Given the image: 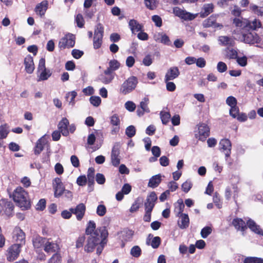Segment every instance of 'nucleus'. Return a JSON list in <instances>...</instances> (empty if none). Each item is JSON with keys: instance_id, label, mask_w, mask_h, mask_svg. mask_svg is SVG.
Listing matches in <instances>:
<instances>
[{"instance_id": "2", "label": "nucleus", "mask_w": 263, "mask_h": 263, "mask_svg": "<svg viewBox=\"0 0 263 263\" xmlns=\"http://www.w3.org/2000/svg\"><path fill=\"white\" fill-rule=\"evenodd\" d=\"M13 200L23 210H27L30 208V201L27 192L22 187H17L13 193Z\"/></svg>"}, {"instance_id": "1", "label": "nucleus", "mask_w": 263, "mask_h": 263, "mask_svg": "<svg viewBox=\"0 0 263 263\" xmlns=\"http://www.w3.org/2000/svg\"><path fill=\"white\" fill-rule=\"evenodd\" d=\"M108 233L105 227H100L90 235L86 241L84 250L87 253H90L97 248V254H101L105 246L106 245Z\"/></svg>"}, {"instance_id": "50", "label": "nucleus", "mask_w": 263, "mask_h": 263, "mask_svg": "<svg viewBox=\"0 0 263 263\" xmlns=\"http://www.w3.org/2000/svg\"><path fill=\"white\" fill-rule=\"evenodd\" d=\"M193 186L192 182L191 180H187L181 185L182 191L185 193H187Z\"/></svg>"}, {"instance_id": "58", "label": "nucleus", "mask_w": 263, "mask_h": 263, "mask_svg": "<svg viewBox=\"0 0 263 263\" xmlns=\"http://www.w3.org/2000/svg\"><path fill=\"white\" fill-rule=\"evenodd\" d=\"M226 103L231 107L237 106V100L233 96L228 97L226 99Z\"/></svg>"}, {"instance_id": "34", "label": "nucleus", "mask_w": 263, "mask_h": 263, "mask_svg": "<svg viewBox=\"0 0 263 263\" xmlns=\"http://www.w3.org/2000/svg\"><path fill=\"white\" fill-rule=\"evenodd\" d=\"M133 235V231L132 230L125 229L121 231L120 237L122 240L124 241H128L132 238Z\"/></svg>"}, {"instance_id": "11", "label": "nucleus", "mask_w": 263, "mask_h": 263, "mask_svg": "<svg viewBox=\"0 0 263 263\" xmlns=\"http://www.w3.org/2000/svg\"><path fill=\"white\" fill-rule=\"evenodd\" d=\"M173 13L175 15L184 20H193L197 15V14H194L191 13L179 7H175L173 9Z\"/></svg>"}, {"instance_id": "24", "label": "nucleus", "mask_w": 263, "mask_h": 263, "mask_svg": "<svg viewBox=\"0 0 263 263\" xmlns=\"http://www.w3.org/2000/svg\"><path fill=\"white\" fill-rule=\"evenodd\" d=\"M44 249L47 253H52L59 251L60 247L58 243L48 241L45 242Z\"/></svg>"}, {"instance_id": "29", "label": "nucleus", "mask_w": 263, "mask_h": 263, "mask_svg": "<svg viewBox=\"0 0 263 263\" xmlns=\"http://www.w3.org/2000/svg\"><path fill=\"white\" fill-rule=\"evenodd\" d=\"M2 203L4 204L5 214L8 216H11L13 215L14 205L10 201H6L4 200L2 201Z\"/></svg>"}, {"instance_id": "6", "label": "nucleus", "mask_w": 263, "mask_h": 263, "mask_svg": "<svg viewBox=\"0 0 263 263\" xmlns=\"http://www.w3.org/2000/svg\"><path fill=\"white\" fill-rule=\"evenodd\" d=\"M75 44V36L70 33L66 34L59 42V48L62 50L73 47Z\"/></svg>"}, {"instance_id": "64", "label": "nucleus", "mask_w": 263, "mask_h": 263, "mask_svg": "<svg viewBox=\"0 0 263 263\" xmlns=\"http://www.w3.org/2000/svg\"><path fill=\"white\" fill-rule=\"evenodd\" d=\"M167 187L168 188L167 191H170V192H174L178 189V185L176 182L172 181L168 182Z\"/></svg>"}, {"instance_id": "59", "label": "nucleus", "mask_w": 263, "mask_h": 263, "mask_svg": "<svg viewBox=\"0 0 263 263\" xmlns=\"http://www.w3.org/2000/svg\"><path fill=\"white\" fill-rule=\"evenodd\" d=\"M125 108L129 111H134L136 107V104L132 101H128L125 103Z\"/></svg>"}, {"instance_id": "25", "label": "nucleus", "mask_w": 263, "mask_h": 263, "mask_svg": "<svg viewBox=\"0 0 263 263\" xmlns=\"http://www.w3.org/2000/svg\"><path fill=\"white\" fill-rule=\"evenodd\" d=\"M247 224L252 231L260 235H263V230L253 220L249 219Z\"/></svg>"}, {"instance_id": "54", "label": "nucleus", "mask_w": 263, "mask_h": 263, "mask_svg": "<svg viewBox=\"0 0 263 263\" xmlns=\"http://www.w3.org/2000/svg\"><path fill=\"white\" fill-rule=\"evenodd\" d=\"M48 263H61V255L56 253L49 260Z\"/></svg>"}, {"instance_id": "19", "label": "nucleus", "mask_w": 263, "mask_h": 263, "mask_svg": "<svg viewBox=\"0 0 263 263\" xmlns=\"http://www.w3.org/2000/svg\"><path fill=\"white\" fill-rule=\"evenodd\" d=\"M69 121L66 118H63L58 124V128L62 134L64 136H67L69 134L68 125Z\"/></svg>"}, {"instance_id": "40", "label": "nucleus", "mask_w": 263, "mask_h": 263, "mask_svg": "<svg viewBox=\"0 0 263 263\" xmlns=\"http://www.w3.org/2000/svg\"><path fill=\"white\" fill-rule=\"evenodd\" d=\"M261 26V23L259 20L257 19H254L252 21H249V25H248V29L256 30L257 28H260Z\"/></svg>"}, {"instance_id": "5", "label": "nucleus", "mask_w": 263, "mask_h": 263, "mask_svg": "<svg viewBox=\"0 0 263 263\" xmlns=\"http://www.w3.org/2000/svg\"><path fill=\"white\" fill-rule=\"evenodd\" d=\"M138 84V79L136 77L132 76L126 80L121 85L119 92L126 95L132 92Z\"/></svg>"}, {"instance_id": "36", "label": "nucleus", "mask_w": 263, "mask_h": 263, "mask_svg": "<svg viewBox=\"0 0 263 263\" xmlns=\"http://www.w3.org/2000/svg\"><path fill=\"white\" fill-rule=\"evenodd\" d=\"M250 9L254 13L263 17V7H258L255 4H251L250 5Z\"/></svg>"}, {"instance_id": "55", "label": "nucleus", "mask_w": 263, "mask_h": 263, "mask_svg": "<svg viewBox=\"0 0 263 263\" xmlns=\"http://www.w3.org/2000/svg\"><path fill=\"white\" fill-rule=\"evenodd\" d=\"M97 214L99 216H103L106 213V208L104 205L99 204L97 208Z\"/></svg>"}, {"instance_id": "12", "label": "nucleus", "mask_w": 263, "mask_h": 263, "mask_svg": "<svg viewBox=\"0 0 263 263\" xmlns=\"http://www.w3.org/2000/svg\"><path fill=\"white\" fill-rule=\"evenodd\" d=\"M231 142L228 139H223L220 141L219 149L224 153L227 158L231 155Z\"/></svg>"}, {"instance_id": "4", "label": "nucleus", "mask_w": 263, "mask_h": 263, "mask_svg": "<svg viewBox=\"0 0 263 263\" xmlns=\"http://www.w3.org/2000/svg\"><path fill=\"white\" fill-rule=\"evenodd\" d=\"M52 72L50 69L47 68L45 66V59L41 58L37 68V81L38 82L46 81L51 76Z\"/></svg>"}, {"instance_id": "51", "label": "nucleus", "mask_w": 263, "mask_h": 263, "mask_svg": "<svg viewBox=\"0 0 263 263\" xmlns=\"http://www.w3.org/2000/svg\"><path fill=\"white\" fill-rule=\"evenodd\" d=\"M125 134L129 138H132L135 135L136 128L133 125L128 126L125 130Z\"/></svg>"}, {"instance_id": "8", "label": "nucleus", "mask_w": 263, "mask_h": 263, "mask_svg": "<svg viewBox=\"0 0 263 263\" xmlns=\"http://www.w3.org/2000/svg\"><path fill=\"white\" fill-rule=\"evenodd\" d=\"M121 144L116 142L114 144L111 153V162L115 166H117L120 163L121 157L120 156V149Z\"/></svg>"}, {"instance_id": "20", "label": "nucleus", "mask_w": 263, "mask_h": 263, "mask_svg": "<svg viewBox=\"0 0 263 263\" xmlns=\"http://www.w3.org/2000/svg\"><path fill=\"white\" fill-rule=\"evenodd\" d=\"M24 64L26 71L29 74L32 73L34 70V64L33 58L28 55L24 59Z\"/></svg>"}, {"instance_id": "22", "label": "nucleus", "mask_w": 263, "mask_h": 263, "mask_svg": "<svg viewBox=\"0 0 263 263\" xmlns=\"http://www.w3.org/2000/svg\"><path fill=\"white\" fill-rule=\"evenodd\" d=\"M179 220L178 221V224L179 228L181 229H184L189 227V218L187 214H181L179 216Z\"/></svg>"}, {"instance_id": "39", "label": "nucleus", "mask_w": 263, "mask_h": 263, "mask_svg": "<svg viewBox=\"0 0 263 263\" xmlns=\"http://www.w3.org/2000/svg\"><path fill=\"white\" fill-rule=\"evenodd\" d=\"M96 230L95 222L93 221H89L86 229V234L87 235H89V236L91 235V234H93V232Z\"/></svg>"}, {"instance_id": "49", "label": "nucleus", "mask_w": 263, "mask_h": 263, "mask_svg": "<svg viewBox=\"0 0 263 263\" xmlns=\"http://www.w3.org/2000/svg\"><path fill=\"white\" fill-rule=\"evenodd\" d=\"M90 103L95 107L99 106L101 103V99L98 96H91L89 99Z\"/></svg>"}, {"instance_id": "52", "label": "nucleus", "mask_w": 263, "mask_h": 263, "mask_svg": "<svg viewBox=\"0 0 263 263\" xmlns=\"http://www.w3.org/2000/svg\"><path fill=\"white\" fill-rule=\"evenodd\" d=\"M141 250L139 246H136L133 247L130 250V254L135 257H138L140 256Z\"/></svg>"}, {"instance_id": "28", "label": "nucleus", "mask_w": 263, "mask_h": 263, "mask_svg": "<svg viewBox=\"0 0 263 263\" xmlns=\"http://www.w3.org/2000/svg\"><path fill=\"white\" fill-rule=\"evenodd\" d=\"M128 25L133 33L141 31L142 29V26L134 19L129 21Z\"/></svg>"}, {"instance_id": "37", "label": "nucleus", "mask_w": 263, "mask_h": 263, "mask_svg": "<svg viewBox=\"0 0 263 263\" xmlns=\"http://www.w3.org/2000/svg\"><path fill=\"white\" fill-rule=\"evenodd\" d=\"M77 96V93L75 91L69 92L66 94V98L69 102V104L71 106H73L75 104L74 99Z\"/></svg>"}, {"instance_id": "3", "label": "nucleus", "mask_w": 263, "mask_h": 263, "mask_svg": "<svg viewBox=\"0 0 263 263\" xmlns=\"http://www.w3.org/2000/svg\"><path fill=\"white\" fill-rule=\"evenodd\" d=\"M233 33L237 35V39L249 44H259L261 43V39L258 35L254 32L250 31L249 30L241 31L240 34L237 33L236 30H234Z\"/></svg>"}, {"instance_id": "43", "label": "nucleus", "mask_w": 263, "mask_h": 263, "mask_svg": "<svg viewBox=\"0 0 263 263\" xmlns=\"http://www.w3.org/2000/svg\"><path fill=\"white\" fill-rule=\"evenodd\" d=\"M9 132L8 128L6 124L0 126V139H3L6 138Z\"/></svg>"}, {"instance_id": "10", "label": "nucleus", "mask_w": 263, "mask_h": 263, "mask_svg": "<svg viewBox=\"0 0 263 263\" xmlns=\"http://www.w3.org/2000/svg\"><path fill=\"white\" fill-rule=\"evenodd\" d=\"M210 135V128L207 124L201 123L198 125V133L195 134V137L198 140L204 141Z\"/></svg>"}, {"instance_id": "21", "label": "nucleus", "mask_w": 263, "mask_h": 263, "mask_svg": "<svg viewBox=\"0 0 263 263\" xmlns=\"http://www.w3.org/2000/svg\"><path fill=\"white\" fill-rule=\"evenodd\" d=\"M46 136V135H44L37 141L36 146L34 148L35 154L39 155L43 150L44 145L47 143Z\"/></svg>"}, {"instance_id": "15", "label": "nucleus", "mask_w": 263, "mask_h": 263, "mask_svg": "<svg viewBox=\"0 0 263 263\" xmlns=\"http://www.w3.org/2000/svg\"><path fill=\"white\" fill-rule=\"evenodd\" d=\"M179 74L180 71L177 67H171L167 70L165 73L164 81L173 80L178 78Z\"/></svg>"}, {"instance_id": "7", "label": "nucleus", "mask_w": 263, "mask_h": 263, "mask_svg": "<svg viewBox=\"0 0 263 263\" xmlns=\"http://www.w3.org/2000/svg\"><path fill=\"white\" fill-rule=\"evenodd\" d=\"M104 33V28L101 24L97 25L94 32L93 40V48L96 49L101 47L102 44V39Z\"/></svg>"}, {"instance_id": "27", "label": "nucleus", "mask_w": 263, "mask_h": 263, "mask_svg": "<svg viewBox=\"0 0 263 263\" xmlns=\"http://www.w3.org/2000/svg\"><path fill=\"white\" fill-rule=\"evenodd\" d=\"M214 5L212 3L205 4L203 5L202 10L200 13V16L205 17L213 11Z\"/></svg>"}, {"instance_id": "13", "label": "nucleus", "mask_w": 263, "mask_h": 263, "mask_svg": "<svg viewBox=\"0 0 263 263\" xmlns=\"http://www.w3.org/2000/svg\"><path fill=\"white\" fill-rule=\"evenodd\" d=\"M157 196L155 192H151L147 197L144 203L145 210L152 211L156 200Z\"/></svg>"}, {"instance_id": "46", "label": "nucleus", "mask_w": 263, "mask_h": 263, "mask_svg": "<svg viewBox=\"0 0 263 263\" xmlns=\"http://www.w3.org/2000/svg\"><path fill=\"white\" fill-rule=\"evenodd\" d=\"M243 263H263V259L254 257H249L246 258Z\"/></svg>"}, {"instance_id": "18", "label": "nucleus", "mask_w": 263, "mask_h": 263, "mask_svg": "<svg viewBox=\"0 0 263 263\" xmlns=\"http://www.w3.org/2000/svg\"><path fill=\"white\" fill-rule=\"evenodd\" d=\"M13 238L21 246L25 242V234L20 228H15L13 231Z\"/></svg>"}, {"instance_id": "47", "label": "nucleus", "mask_w": 263, "mask_h": 263, "mask_svg": "<svg viewBox=\"0 0 263 263\" xmlns=\"http://www.w3.org/2000/svg\"><path fill=\"white\" fill-rule=\"evenodd\" d=\"M114 79L113 75L102 74L100 77V81L105 84H107L111 82Z\"/></svg>"}, {"instance_id": "35", "label": "nucleus", "mask_w": 263, "mask_h": 263, "mask_svg": "<svg viewBox=\"0 0 263 263\" xmlns=\"http://www.w3.org/2000/svg\"><path fill=\"white\" fill-rule=\"evenodd\" d=\"M44 238L39 236H36L33 238L32 242L35 248H40L44 243Z\"/></svg>"}, {"instance_id": "30", "label": "nucleus", "mask_w": 263, "mask_h": 263, "mask_svg": "<svg viewBox=\"0 0 263 263\" xmlns=\"http://www.w3.org/2000/svg\"><path fill=\"white\" fill-rule=\"evenodd\" d=\"M161 181V175L160 174L153 176L150 178L148 183V186L152 188H155L159 185Z\"/></svg>"}, {"instance_id": "14", "label": "nucleus", "mask_w": 263, "mask_h": 263, "mask_svg": "<svg viewBox=\"0 0 263 263\" xmlns=\"http://www.w3.org/2000/svg\"><path fill=\"white\" fill-rule=\"evenodd\" d=\"M86 210V207L84 203H80L74 208L70 209V211L76 215L77 219L81 220L84 217Z\"/></svg>"}, {"instance_id": "48", "label": "nucleus", "mask_w": 263, "mask_h": 263, "mask_svg": "<svg viewBox=\"0 0 263 263\" xmlns=\"http://www.w3.org/2000/svg\"><path fill=\"white\" fill-rule=\"evenodd\" d=\"M160 118L163 124H166L170 121L171 115L168 112L161 111L160 112Z\"/></svg>"}, {"instance_id": "57", "label": "nucleus", "mask_w": 263, "mask_h": 263, "mask_svg": "<svg viewBox=\"0 0 263 263\" xmlns=\"http://www.w3.org/2000/svg\"><path fill=\"white\" fill-rule=\"evenodd\" d=\"M109 68L112 70L118 69L120 66V63L116 60H112L109 62Z\"/></svg>"}, {"instance_id": "63", "label": "nucleus", "mask_w": 263, "mask_h": 263, "mask_svg": "<svg viewBox=\"0 0 263 263\" xmlns=\"http://www.w3.org/2000/svg\"><path fill=\"white\" fill-rule=\"evenodd\" d=\"M166 83V88L167 90L169 91H174L176 88V85L173 82L170 81H164Z\"/></svg>"}, {"instance_id": "33", "label": "nucleus", "mask_w": 263, "mask_h": 263, "mask_svg": "<svg viewBox=\"0 0 263 263\" xmlns=\"http://www.w3.org/2000/svg\"><path fill=\"white\" fill-rule=\"evenodd\" d=\"M175 212L176 213L177 216H179L183 214L184 208V204L182 199H179L175 204Z\"/></svg>"}, {"instance_id": "44", "label": "nucleus", "mask_w": 263, "mask_h": 263, "mask_svg": "<svg viewBox=\"0 0 263 263\" xmlns=\"http://www.w3.org/2000/svg\"><path fill=\"white\" fill-rule=\"evenodd\" d=\"M95 170L92 168H89L87 173V179L89 185L93 184L94 183Z\"/></svg>"}, {"instance_id": "32", "label": "nucleus", "mask_w": 263, "mask_h": 263, "mask_svg": "<svg viewBox=\"0 0 263 263\" xmlns=\"http://www.w3.org/2000/svg\"><path fill=\"white\" fill-rule=\"evenodd\" d=\"M232 223L236 229L241 231H244L247 228L245 222L240 218L234 219Z\"/></svg>"}, {"instance_id": "23", "label": "nucleus", "mask_w": 263, "mask_h": 263, "mask_svg": "<svg viewBox=\"0 0 263 263\" xmlns=\"http://www.w3.org/2000/svg\"><path fill=\"white\" fill-rule=\"evenodd\" d=\"M161 242L160 238L158 236L153 237L152 234H149L146 240V243L151 245L153 248H158Z\"/></svg>"}, {"instance_id": "45", "label": "nucleus", "mask_w": 263, "mask_h": 263, "mask_svg": "<svg viewBox=\"0 0 263 263\" xmlns=\"http://www.w3.org/2000/svg\"><path fill=\"white\" fill-rule=\"evenodd\" d=\"M54 189V196L55 197H60L63 194H64V192L65 191V189L63 186V184L61 185H57L53 186Z\"/></svg>"}, {"instance_id": "38", "label": "nucleus", "mask_w": 263, "mask_h": 263, "mask_svg": "<svg viewBox=\"0 0 263 263\" xmlns=\"http://www.w3.org/2000/svg\"><path fill=\"white\" fill-rule=\"evenodd\" d=\"M226 57L229 59H236L237 57V51L234 49L227 48L226 50Z\"/></svg>"}, {"instance_id": "41", "label": "nucleus", "mask_w": 263, "mask_h": 263, "mask_svg": "<svg viewBox=\"0 0 263 263\" xmlns=\"http://www.w3.org/2000/svg\"><path fill=\"white\" fill-rule=\"evenodd\" d=\"M144 4L147 8L149 10H154L157 7V0H144Z\"/></svg>"}, {"instance_id": "56", "label": "nucleus", "mask_w": 263, "mask_h": 263, "mask_svg": "<svg viewBox=\"0 0 263 263\" xmlns=\"http://www.w3.org/2000/svg\"><path fill=\"white\" fill-rule=\"evenodd\" d=\"M227 65L223 62H219L217 65V71L220 73H222L227 71Z\"/></svg>"}, {"instance_id": "17", "label": "nucleus", "mask_w": 263, "mask_h": 263, "mask_svg": "<svg viewBox=\"0 0 263 263\" xmlns=\"http://www.w3.org/2000/svg\"><path fill=\"white\" fill-rule=\"evenodd\" d=\"M48 7V2L44 0L38 4L35 7L34 11L37 15L41 17L44 16Z\"/></svg>"}, {"instance_id": "26", "label": "nucleus", "mask_w": 263, "mask_h": 263, "mask_svg": "<svg viewBox=\"0 0 263 263\" xmlns=\"http://www.w3.org/2000/svg\"><path fill=\"white\" fill-rule=\"evenodd\" d=\"M218 41L222 46H233L235 44L234 39L228 36H220Z\"/></svg>"}, {"instance_id": "42", "label": "nucleus", "mask_w": 263, "mask_h": 263, "mask_svg": "<svg viewBox=\"0 0 263 263\" xmlns=\"http://www.w3.org/2000/svg\"><path fill=\"white\" fill-rule=\"evenodd\" d=\"M149 103V100L147 98L145 97L142 101L140 102V108L143 111L146 112H149L150 111L148 107V104Z\"/></svg>"}, {"instance_id": "9", "label": "nucleus", "mask_w": 263, "mask_h": 263, "mask_svg": "<svg viewBox=\"0 0 263 263\" xmlns=\"http://www.w3.org/2000/svg\"><path fill=\"white\" fill-rule=\"evenodd\" d=\"M21 245L14 244L10 247L7 250L6 256L9 261H12L15 260L21 252Z\"/></svg>"}, {"instance_id": "61", "label": "nucleus", "mask_w": 263, "mask_h": 263, "mask_svg": "<svg viewBox=\"0 0 263 263\" xmlns=\"http://www.w3.org/2000/svg\"><path fill=\"white\" fill-rule=\"evenodd\" d=\"M87 182V178L85 175L79 176L77 179V183L79 186H84Z\"/></svg>"}, {"instance_id": "16", "label": "nucleus", "mask_w": 263, "mask_h": 263, "mask_svg": "<svg viewBox=\"0 0 263 263\" xmlns=\"http://www.w3.org/2000/svg\"><path fill=\"white\" fill-rule=\"evenodd\" d=\"M233 24L237 27L241 29V31L248 30L249 20L242 17L235 18L233 20Z\"/></svg>"}, {"instance_id": "62", "label": "nucleus", "mask_w": 263, "mask_h": 263, "mask_svg": "<svg viewBox=\"0 0 263 263\" xmlns=\"http://www.w3.org/2000/svg\"><path fill=\"white\" fill-rule=\"evenodd\" d=\"M76 22L77 24V26L82 28L84 26V21L82 15L80 14H78L76 17Z\"/></svg>"}, {"instance_id": "53", "label": "nucleus", "mask_w": 263, "mask_h": 263, "mask_svg": "<svg viewBox=\"0 0 263 263\" xmlns=\"http://www.w3.org/2000/svg\"><path fill=\"white\" fill-rule=\"evenodd\" d=\"M212 229L210 227H205L201 231V235L203 238H206L211 233Z\"/></svg>"}, {"instance_id": "31", "label": "nucleus", "mask_w": 263, "mask_h": 263, "mask_svg": "<svg viewBox=\"0 0 263 263\" xmlns=\"http://www.w3.org/2000/svg\"><path fill=\"white\" fill-rule=\"evenodd\" d=\"M203 26L205 27H214L215 28L222 26L221 25L216 23V17L213 15L211 16L204 21Z\"/></svg>"}, {"instance_id": "60", "label": "nucleus", "mask_w": 263, "mask_h": 263, "mask_svg": "<svg viewBox=\"0 0 263 263\" xmlns=\"http://www.w3.org/2000/svg\"><path fill=\"white\" fill-rule=\"evenodd\" d=\"M120 123V119L117 114H114L110 117V123L113 126H119Z\"/></svg>"}]
</instances>
